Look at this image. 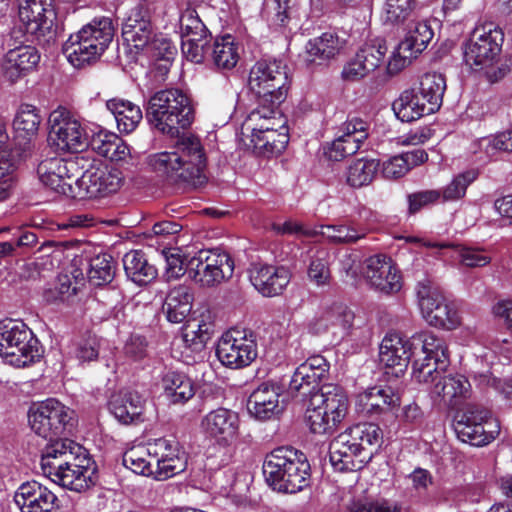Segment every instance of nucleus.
<instances>
[{
    "instance_id": "nucleus-1",
    "label": "nucleus",
    "mask_w": 512,
    "mask_h": 512,
    "mask_svg": "<svg viewBox=\"0 0 512 512\" xmlns=\"http://www.w3.org/2000/svg\"><path fill=\"white\" fill-rule=\"evenodd\" d=\"M90 464L86 449L70 439L48 443L40 462L45 476L75 492H83L93 485Z\"/></svg>"
},
{
    "instance_id": "nucleus-2",
    "label": "nucleus",
    "mask_w": 512,
    "mask_h": 512,
    "mask_svg": "<svg viewBox=\"0 0 512 512\" xmlns=\"http://www.w3.org/2000/svg\"><path fill=\"white\" fill-rule=\"evenodd\" d=\"M148 164L168 181L179 185H201L207 158L200 139L192 134L178 137L170 150L151 154Z\"/></svg>"
},
{
    "instance_id": "nucleus-3",
    "label": "nucleus",
    "mask_w": 512,
    "mask_h": 512,
    "mask_svg": "<svg viewBox=\"0 0 512 512\" xmlns=\"http://www.w3.org/2000/svg\"><path fill=\"white\" fill-rule=\"evenodd\" d=\"M146 118L162 134L178 137L194 121V107L190 97L181 89L157 91L148 102Z\"/></svg>"
},
{
    "instance_id": "nucleus-4",
    "label": "nucleus",
    "mask_w": 512,
    "mask_h": 512,
    "mask_svg": "<svg viewBox=\"0 0 512 512\" xmlns=\"http://www.w3.org/2000/svg\"><path fill=\"white\" fill-rule=\"evenodd\" d=\"M263 474L274 490L296 493L309 485L310 464L302 452L291 447H279L266 456Z\"/></svg>"
},
{
    "instance_id": "nucleus-5",
    "label": "nucleus",
    "mask_w": 512,
    "mask_h": 512,
    "mask_svg": "<svg viewBox=\"0 0 512 512\" xmlns=\"http://www.w3.org/2000/svg\"><path fill=\"white\" fill-rule=\"evenodd\" d=\"M114 34L115 26L110 17H96L69 36L63 44V53L72 66L82 68L100 58Z\"/></svg>"
},
{
    "instance_id": "nucleus-6",
    "label": "nucleus",
    "mask_w": 512,
    "mask_h": 512,
    "mask_svg": "<svg viewBox=\"0 0 512 512\" xmlns=\"http://www.w3.org/2000/svg\"><path fill=\"white\" fill-rule=\"evenodd\" d=\"M348 412V397L338 385H323L319 391L311 392L308 398L305 419L313 434L331 435L344 420Z\"/></svg>"
},
{
    "instance_id": "nucleus-7",
    "label": "nucleus",
    "mask_w": 512,
    "mask_h": 512,
    "mask_svg": "<svg viewBox=\"0 0 512 512\" xmlns=\"http://www.w3.org/2000/svg\"><path fill=\"white\" fill-rule=\"evenodd\" d=\"M0 356L14 367H26L41 356L39 340L22 321L6 319L0 322Z\"/></svg>"
},
{
    "instance_id": "nucleus-8",
    "label": "nucleus",
    "mask_w": 512,
    "mask_h": 512,
    "mask_svg": "<svg viewBox=\"0 0 512 512\" xmlns=\"http://www.w3.org/2000/svg\"><path fill=\"white\" fill-rule=\"evenodd\" d=\"M414 351L412 376L416 382H428L445 372L450 364L449 353L443 339L431 332L422 331L410 337Z\"/></svg>"
},
{
    "instance_id": "nucleus-9",
    "label": "nucleus",
    "mask_w": 512,
    "mask_h": 512,
    "mask_svg": "<svg viewBox=\"0 0 512 512\" xmlns=\"http://www.w3.org/2000/svg\"><path fill=\"white\" fill-rule=\"evenodd\" d=\"M74 411L54 398L32 405L28 412L31 429L40 437L55 442L74 426Z\"/></svg>"
},
{
    "instance_id": "nucleus-10",
    "label": "nucleus",
    "mask_w": 512,
    "mask_h": 512,
    "mask_svg": "<svg viewBox=\"0 0 512 512\" xmlns=\"http://www.w3.org/2000/svg\"><path fill=\"white\" fill-rule=\"evenodd\" d=\"M186 271L200 286L214 287L232 277L234 261L220 249H203L187 259Z\"/></svg>"
},
{
    "instance_id": "nucleus-11",
    "label": "nucleus",
    "mask_w": 512,
    "mask_h": 512,
    "mask_svg": "<svg viewBox=\"0 0 512 512\" xmlns=\"http://www.w3.org/2000/svg\"><path fill=\"white\" fill-rule=\"evenodd\" d=\"M454 430L460 441L479 447L498 436L500 423L489 410L469 405L456 414Z\"/></svg>"
},
{
    "instance_id": "nucleus-12",
    "label": "nucleus",
    "mask_w": 512,
    "mask_h": 512,
    "mask_svg": "<svg viewBox=\"0 0 512 512\" xmlns=\"http://www.w3.org/2000/svg\"><path fill=\"white\" fill-rule=\"evenodd\" d=\"M288 76L278 60H261L249 73L248 85L258 103H282L286 97Z\"/></svg>"
},
{
    "instance_id": "nucleus-13",
    "label": "nucleus",
    "mask_w": 512,
    "mask_h": 512,
    "mask_svg": "<svg viewBox=\"0 0 512 512\" xmlns=\"http://www.w3.org/2000/svg\"><path fill=\"white\" fill-rule=\"evenodd\" d=\"M504 42V33L494 23L477 25L463 44V57L474 69L488 67L498 60Z\"/></svg>"
},
{
    "instance_id": "nucleus-14",
    "label": "nucleus",
    "mask_w": 512,
    "mask_h": 512,
    "mask_svg": "<svg viewBox=\"0 0 512 512\" xmlns=\"http://www.w3.org/2000/svg\"><path fill=\"white\" fill-rule=\"evenodd\" d=\"M49 141L62 152H82L89 144L88 134L81 121L64 107L49 116Z\"/></svg>"
},
{
    "instance_id": "nucleus-15",
    "label": "nucleus",
    "mask_w": 512,
    "mask_h": 512,
    "mask_svg": "<svg viewBox=\"0 0 512 512\" xmlns=\"http://www.w3.org/2000/svg\"><path fill=\"white\" fill-rule=\"evenodd\" d=\"M257 355L256 337L250 330L229 329L217 342L216 356L223 366L230 369L249 366Z\"/></svg>"
},
{
    "instance_id": "nucleus-16",
    "label": "nucleus",
    "mask_w": 512,
    "mask_h": 512,
    "mask_svg": "<svg viewBox=\"0 0 512 512\" xmlns=\"http://www.w3.org/2000/svg\"><path fill=\"white\" fill-rule=\"evenodd\" d=\"M19 19L25 32L41 44L56 38L54 0H19Z\"/></svg>"
},
{
    "instance_id": "nucleus-17",
    "label": "nucleus",
    "mask_w": 512,
    "mask_h": 512,
    "mask_svg": "<svg viewBox=\"0 0 512 512\" xmlns=\"http://www.w3.org/2000/svg\"><path fill=\"white\" fill-rule=\"evenodd\" d=\"M19 34L20 31L13 30L3 41L5 53L1 60V70L10 83H16L34 71L41 59L36 47L17 41Z\"/></svg>"
},
{
    "instance_id": "nucleus-18",
    "label": "nucleus",
    "mask_w": 512,
    "mask_h": 512,
    "mask_svg": "<svg viewBox=\"0 0 512 512\" xmlns=\"http://www.w3.org/2000/svg\"><path fill=\"white\" fill-rule=\"evenodd\" d=\"M416 293L421 314L429 325L452 330L460 324L458 312L437 289L420 282Z\"/></svg>"
},
{
    "instance_id": "nucleus-19",
    "label": "nucleus",
    "mask_w": 512,
    "mask_h": 512,
    "mask_svg": "<svg viewBox=\"0 0 512 512\" xmlns=\"http://www.w3.org/2000/svg\"><path fill=\"white\" fill-rule=\"evenodd\" d=\"M433 35V30L427 22L418 21L413 23L408 28L404 39L392 52L387 63V73L395 75L407 67L413 59L426 49Z\"/></svg>"
},
{
    "instance_id": "nucleus-20",
    "label": "nucleus",
    "mask_w": 512,
    "mask_h": 512,
    "mask_svg": "<svg viewBox=\"0 0 512 512\" xmlns=\"http://www.w3.org/2000/svg\"><path fill=\"white\" fill-rule=\"evenodd\" d=\"M444 373L438 372V377L422 383L429 385V397L433 405L454 409L470 397L471 384L464 375Z\"/></svg>"
},
{
    "instance_id": "nucleus-21",
    "label": "nucleus",
    "mask_w": 512,
    "mask_h": 512,
    "mask_svg": "<svg viewBox=\"0 0 512 512\" xmlns=\"http://www.w3.org/2000/svg\"><path fill=\"white\" fill-rule=\"evenodd\" d=\"M241 420L231 409L218 407L206 413L200 421L204 436L219 446L228 447L240 437Z\"/></svg>"
},
{
    "instance_id": "nucleus-22",
    "label": "nucleus",
    "mask_w": 512,
    "mask_h": 512,
    "mask_svg": "<svg viewBox=\"0 0 512 512\" xmlns=\"http://www.w3.org/2000/svg\"><path fill=\"white\" fill-rule=\"evenodd\" d=\"M76 164L61 157H50L42 160L37 167L41 183L55 193L72 196L71 181L77 178L74 174Z\"/></svg>"
},
{
    "instance_id": "nucleus-23",
    "label": "nucleus",
    "mask_w": 512,
    "mask_h": 512,
    "mask_svg": "<svg viewBox=\"0 0 512 512\" xmlns=\"http://www.w3.org/2000/svg\"><path fill=\"white\" fill-rule=\"evenodd\" d=\"M125 178L118 168L89 169L75 183L88 198L104 197L116 193L123 186Z\"/></svg>"
},
{
    "instance_id": "nucleus-24",
    "label": "nucleus",
    "mask_w": 512,
    "mask_h": 512,
    "mask_svg": "<svg viewBox=\"0 0 512 512\" xmlns=\"http://www.w3.org/2000/svg\"><path fill=\"white\" fill-rule=\"evenodd\" d=\"M155 29L149 10L136 5L131 8L122 23V38L125 44L136 51L144 50L153 39Z\"/></svg>"
},
{
    "instance_id": "nucleus-25",
    "label": "nucleus",
    "mask_w": 512,
    "mask_h": 512,
    "mask_svg": "<svg viewBox=\"0 0 512 512\" xmlns=\"http://www.w3.org/2000/svg\"><path fill=\"white\" fill-rule=\"evenodd\" d=\"M365 277L375 290L393 294L402 287L401 275L390 257L377 254L366 260Z\"/></svg>"
},
{
    "instance_id": "nucleus-26",
    "label": "nucleus",
    "mask_w": 512,
    "mask_h": 512,
    "mask_svg": "<svg viewBox=\"0 0 512 512\" xmlns=\"http://www.w3.org/2000/svg\"><path fill=\"white\" fill-rule=\"evenodd\" d=\"M57 501L48 487L35 480L22 483L14 494V502L21 512H52Z\"/></svg>"
},
{
    "instance_id": "nucleus-27",
    "label": "nucleus",
    "mask_w": 512,
    "mask_h": 512,
    "mask_svg": "<svg viewBox=\"0 0 512 512\" xmlns=\"http://www.w3.org/2000/svg\"><path fill=\"white\" fill-rule=\"evenodd\" d=\"M249 278L254 288L265 297L281 294L290 282V273L285 267L254 263L249 269Z\"/></svg>"
},
{
    "instance_id": "nucleus-28",
    "label": "nucleus",
    "mask_w": 512,
    "mask_h": 512,
    "mask_svg": "<svg viewBox=\"0 0 512 512\" xmlns=\"http://www.w3.org/2000/svg\"><path fill=\"white\" fill-rule=\"evenodd\" d=\"M109 410L122 424H138L146 420V399L136 391H127L112 397Z\"/></svg>"
},
{
    "instance_id": "nucleus-29",
    "label": "nucleus",
    "mask_w": 512,
    "mask_h": 512,
    "mask_svg": "<svg viewBox=\"0 0 512 512\" xmlns=\"http://www.w3.org/2000/svg\"><path fill=\"white\" fill-rule=\"evenodd\" d=\"M279 397L280 387L274 383L264 382L250 394L248 409L256 419H272L282 411Z\"/></svg>"
},
{
    "instance_id": "nucleus-30",
    "label": "nucleus",
    "mask_w": 512,
    "mask_h": 512,
    "mask_svg": "<svg viewBox=\"0 0 512 512\" xmlns=\"http://www.w3.org/2000/svg\"><path fill=\"white\" fill-rule=\"evenodd\" d=\"M372 458L360 455L349 443V439L341 433L329 445V460L335 471H356L361 469Z\"/></svg>"
},
{
    "instance_id": "nucleus-31",
    "label": "nucleus",
    "mask_w": 512,
    "mask_h": 512,
    "mask_svg": "<svg viewBox=\"0 0 512 512\" xmlns=\"http://www.w3.org/2000/svg\"><path fill=\"white\" fill-rule=\"evenodd\" d=\"M411 358H414V351L410 345V338H403L397 333H389L383 338L379 351L382 364L387 367H399V371H403Z\"/></svg>"
},
{
    "instance_id": "nucleus-32",
    "label": "nucleus",
    "mask_w": 512,
    "mask_h": 512,
    "mask_svg": "<svg viewBox=\"0 0 512 512\" xmlns=\"http://www.w3.org/2000/svg\"><path fill=\"white\" fill-rule=\"evenodd\" d=\"M400 403L399 396L391 387H372L357 397L358 409L369 416L384 413Z\"/></svg>"
},
{
    "instance_id": "nucleus-33",
    "label": "nucleus",
    "mask_w": 512,
    "mask_h": 512,
    "mask_svg": "<svg viewBox=\"0 0 512 512\" xmlns=\"http://www.w3.org/2000/svg\"><path fill=\"white\" fill-rule=\"evenodd\" d=\"M349 439L350 445L360 455L369 456L374 453L383 442V432L381 428L374 423H359L341 433Z\"/></svg>"
},
{
    "instance_id": "nucleus-34",
    "label": "nucleus",
    "mask_w": 512,
    "mask_h": 512,
    "mask_svg": "<svg viewBox=\"0 0 512 512\" xmlns=\"http://www.w3.org/2000/svg\"><path fill=\"white\" fill-rule=\"evenodd\" d=\"M164 396L171 404L183 405L196 393L193 380L183 372L168 370L161 379Z\"/></svg>"
},
{
    "instance_id": "nucleus-35",
    "label": "nucleus",
    "mask_w": 512,
    "mask_h": 512,
    "mask_svg": "<svg viewBox=\"0 0 512 512\" xmlns=\"http://www.w3.org/2000/svg\"><path fill=\"white\" fill-rule=\"evenodd\" d=\"M392 109L402 122H412L434 113L415 89L404 90L393 102Z\"/></svg>"
},
{
    "instance_id": "nucleus-36",
    "label": "nucleus",
    "mask_w": 512,
    "mask_h": 512,
    "mask_svg": "<svg viewBox=\"0 0 512 512\" xmlns=\"http://www.w3.org/2000/svg\"><path fill=\"white\" fill-rule=\"evenodd\" d=\"M106 107L114 115L121 133L133 132L143 118L141 108L129 100L113 98L106 102Z\"/></svg>"
},
{
    "instance_id": "nucleus-37",
    "label": "nucleus",
    "mask_w": 512,
    "mask_h": 512,
    "mask_svg": "<svg viewBox=\"0 0 512 512\" xmlns=\"http://www.w3.org/2000/svg\"><path fill=\"white\" fill-rule=\"evenodd\" d=\"M41 121L42 118L35 106H20L13 120L15 138L20 144L26 145L36 138Z\"/></svg>"
},
{
    "instance_id": "nucleus-38",
    "label": "nucleus",
    "mask_w": 512,
    "mask_h": 512,
    "mask_svg": "<svg viewBox=\"0 0 512 512\" xmlns=\"http://www.w3.org/2000/svg\"><path fill=\"white\" fill-rule=\"evenodd\" d=\"M192 301L193 295L189 287L179 285L172 288L163 305L167 320L172 323L183 322L191 312Z\"/></svg>"
},
{
    "instance_id": "nucleus-39",
    "label": "nucleus",
    "mask_w": 512,
    "mask_h": 512,
    "mask_svg": "<svg viewBox=\"0 0 512 512\" xmlns=\"http://www.w3.org/2000/svg\"><path fill=\"white\" fill-rule=\"evenodd\" d=\"M280 103H258L249 114V121L254 123L252 132L264 133L287 127V120L279 110Z\"/></svg>"
},
{
    "instance_id": "nucleus-40",
    "label": "nucleus",
    "mask_w": 512,
    "mask_h": 512,
    "mask_svg": "<svg viewBox=\"0 0 512 512\" xmlns=\"http://www.w3.org/2000/svg\"><path fill=\"white\" fill-rule=\"evenodd\" d=\"M354 313L343 305H334L321 313V329H333L334 334H339L341 339L352 335Z\"/></svg>"
},
{
    "instance_id": "nucleus-41",
    "label": "nucleus",
    "mask_w": 512,
    "mask_h": 512,
    "mask_svg": "<svg viewBox=\"0 0 512 512\" xmlns=\"http://www.w3.org/2000/svg\"><path fill=\"white\" fill-rule=\"evenodd\" d=\"M123 266L127 277L138 285H146L157 276V269L140 250L127 252L123 257Z\"/></svg>"
},
{
    "instance_id": "nucleus-42",
    "label": "nucleus",
    "mask_w": 512,
    "mask_h": 512,
    "mask_svg": "<svg viewBox=\"0 0 512 512\" xmlns=\"http://www.w3.org/2000/svg\"><path fill=\"white\" fill-rule=\"evenodd\" d=\"M446 79L443 74L428 72L421 76L417 93L434 113L441 107Z\"/></svg>"
},
{
    "instance_id": "nucleus-43",
    "label": "nucleus",
    "mask_w": 512,
    "mask_h": 512,
    "mask_svg": "<svg viewBox=\"0 0 512 512\" xmlns=\"http://www.w3.org/2000/svg\"><path fill=\"white\" fill-rule=\"evenodd\" d=\"M345 41L334 32H324L306 45L309 61H326L334 58L343 49Z\"/></svg>"
},
{
    "instance_id": "nucleus-44",
    "label": "nucleus",
    "mask_w": 512,
    "mask_h": 512,
    "mask_svg": "<svg viewBox=\"0 0 512 512\" xmlns=\"http://www.w3.org/2000/svg\"><path fill=\"white\" fill-rule=\"evenodd\" d=\"M210 56L216 69L231 70L239 61L238 43L229 34L218 38L212 46Z\"/></svg>"
},
{
    "instance_id": "nucleus-45",
    "label": "nucleus",
    "mask_w": 512,
    "mask_h": 512,
    "mask_svg": "<svg viewBox=\"0 0 512 512\" xmlns=\"http://www.w3.org/2000/svg\"><path fill=\"white\" fill-rule=\"evenodd\" d=\"M251 142L259 153L279 154L284 151L289 142L288 127L264 133L252 132Z\"/></svg>"
},
{
    "instance_id": "nucleus-46",
    "label": "nucleus",
    "mask_w": 512,
    "mask_h": 512,
    "mask_svg": "<svg viewBox=\"0 0 512 512\" xmlns=\"http://www.w3.org/2000/svg\"><path fill=\"white\" fill-rule=\"evenodd\" d=\"M366 235V229L353 223L321 225V236L332 244H355Z\"/></svg>"
},
{
    "instance_id": "nucleus-47",
    "label": "nucleus",
    "mask_w": 512,
    "mask_h": 512,
    "mask_svg": "<svg viewBox=\"0 0 512 512\" xmlns=\"http://www.w3.org/2000/svg\"><path fill=\"white\" fill-rule=\"evenodd\" d=\"M379 169V161L370 158H360L353 161L346 171V182L353 188L369 185Z\"/></svg>"
},
{
    "instance_id": "nucleus-48",
    "label": "nucleus",
    "mask_w": 512,
    "mask_h": 512,
    "mask_svg": "<svg viewBox=\"0 0 512 512\" xmlns=\"http://www.w3.org/2000/svg\"><path fill=\"white\" fill-rule=\"evenodd\" d=\"M123 465L132 472L143 476L154 477V461L152 460L150 443L127 450L122 457Z\"/></svg>"
},
{
    "instance_id": "nucleus-49",
    "label": "nucleus",
    "mask_w": 512,
    "mask_h": 512,
    "mask_svg": "<svg viewBox=\"0 0 512 512\" xmlns=\"http://www.w3.org/2000/svg\"><path fill=\"white\" fill-rule=\"evenodd\" d=\"M370 124L359 117L347 119L338 128L336 137L342 143L353 142L358 151L369 136Z\"/></svg>"
},
{
    "instance_id": "nucleus-50",
    "label": "nucleus",
    "mask_w": 512,
    "mask_h": 512,
    "mask_svg": "<svg viewBox=\"0 0 512 512\" xmlns=\"http://www.w3.org/2000/svg\"><path fill=\"white\" fill-rule=\"evenodd\" d=\"M179 28L181 38L209 36V31L199 17L195 4L187 2L185 8L181 9L179 17Z\"/></svg>"
},
{
    "instance_id": "nucleus-51",
    "label": "nucleus",
    "mask_w": 512,
    "mask_h": 512,
    "mask_svg": "<svg viewBox=\"0 0 512 512\" xmlns=\"http://www.w3.org/2000/svg\"><path fill=\"white\" fill-rule=\"evenodd\" d=\"M476 169H469L455 175L452 180L440 191L445 202H454L466 195L467 188L478 178Z\"/></svg>"
},
{
    "instance_id": "nucleus-52",
    "label": "nucleus",
    "mask_w": 512,
    "mask_h": 512,
    "mask_svg": "<svg viewBox=\"0 0 512 512\" xmlns=\"http://www.w3.org/2000/svg\"><path fill=\"white\" fill-rule=\"evenodd\" d=\"M17 160L11 150H0V202L11 194L16 183Z\"/></svg>"
},
{
    "instance_id": "nucleus-53",
    "label": "nucleus",
    "mask_w": 512,
    "mask_h": 512,
    "mask_svg": "<svg viewBox=\"0 0 512 512\" xmlns=\"http://www.w3.org/2000/svg\"><path fill=\"white\" fill-rule=\"evenodd\" d=\"M87 277L95 286L111 282L114 277L112 257L109 254H99L90 259Z\"/></svg>"
},
{
    "instance_id": "nucleus-54",
    "label": "nucleus",
    "mask_w": 512,
    "mask_h": 512,
    "mask_svg": "<svg viewBox=\"0 0 512 512\" xmlns=\"http://www.w3.org/2000/svg\"><path fill=\"white\" fill-rule=\"evenodd\" d=\"M330 254L325 249L317 250L311 257L307 274L311 282L317 286L328 285L331 279Z\"/></svg>"
},
{
    "instance_id": "nucleus-55",
    "label": "nucleus",
    "mask_w": 512,
    "mask_h": 512,
    "mask_svg": "<svg viewBox=\"0 0 512 512\" xmlns=\"http://www.w3.org/2000/svg\"><path fill=\"white\" fill-rule=\"evenodd\" d=\"M387 53L385 40L376 38L365 43L356 53L369 72L376 70Z\"/></svg>"
},
{
    "instance_id": "nucleus-56",
    "label": "nucleus",
    "mask_w": 512,
    "mask_h": 512,
    "mask_svg": "<svg viewBox=\"0 0 512 512\" xmlns=\"http://www.w3.org/2000/svg\"><path fill=\"white\" fill-rule=\"evenodd\" d=\"M323 380L317 373L311 371L309 367L307 368V365L300 364L291 377L289 389L294 392L304 390L303 395L310 396L311 392L319 391L316 388Z\"/></svg>"
},
{
    "instance_id": "nucleus-57",
    "label": "nucleus",
    "mask_w": 512,
    "mask_h": 512,
    "mask_svg": "<svg viewBox=\"0 0 512 512\" xmlns=\"http://www.w3.org/2000/svg\"><path fill=\"white\" fill-rule=\"evenodd\" d=\"M417 6V0H386L384 19L386 23L399 24L408 19Z\"/></svg>"
},
{
    "instance_id": "nucleus-58",
    "label": "nucleus",
    "mask_w": 512,
    "mask_h": 512,
    "mask_svg": "<svg viewBox=\"0 0 512 512\" xmlns=\"http://www.w3.org/2000/svg\"><path fill=\"white\" fill-rule=\"evenodd\" d=\"M211 35L182 38L181 49L185 58L193 63H202L210 50Z\"/></svg>"
},
{
    "instance_id": "nucleus-59",
    "label": "nucleus",
    "mask_w": 512,
    "mask_h": 512,
    "mask_svg": "<svg viewBox=\"0 0 512 512\" xmlns=\"http://www.w3.org/2000/svg\"><path fill=\"white\" fill-rule=\"evenodd\" d=\"M402 506L385 498L357 499L349 505L350 512H401Z\"/></svg>"
},
{
    "instance_id": "nucleus-60",
    "label": "nucleus",
    "mask_w": 512,
    "mask_h": 512,
    "mask_svg": "<svg viewBox=\"0 0 512 512\" xmlns=\"http://www.w3.org/2000/svg\"><path fill=\"white\" fill-rule=\"evenodd\" d=\"M472 151L483 154L487 159L495 156L498 152L508 151L505 131L478 139L473 143Z\"/></svg>"
},
{
    "instance_id": "nucleus-61",
    "label": "nucleus",
    "mask_w": 512,
    "mask_h": 512,
    "mask_svg": "<svg viewBox=\"0 0 512 512\" xmlns=\"http://www.w3.org/2000/svg\"><path fill=\"white\" fill-rule=\"evenodd\" d=\"M187 467L186 453L166 460L154 463V478L158 481L169 479L183 471Z\"/></svg>"
},
{
    "instance_id": "nucleus-62",
    "label": "nucleus",
    "mask_w": 512,
    "mask_h": 512,
    "mask_svg": "<svg viewBox=\"0 0 512 512\" xmlns=\"http://www.w3.org/2000/svg\"><path fill=\"white\" fill-rule=\"evenodd\" d=\"M295 6L291 0H272L269 11L270 23L275 27H286L295 17Z\"/></svg>"
},
{
    "instance_id": "nucleus-63",
    "label": "nucleus",
    "mask_w": 512,
    "mask_h": 512,
    "mask_svg": "<svg viewBox=\"0 0 512 512\" xmlns=\"http://www.w3.org/2000/svg\"><path fill=\"white\" fill-rule=\"evenodd\" d=\"M145 49H147L152 58L164 61L165 67L172 62L177 52L176 47L169 39L161 35L157 36L156 34H154L153 39Z\"/></svg>"
},
{
    "instance_id": "nucleus-64",
    "label": "nucleus",
    "mask_w": 512,
    "mask_h": 512,
    "mask_svg": "<svg viewBox=\"0 0 512 512\" xmlns=\"http://www.w3.org/2000/svg\"><path fill=\"white\" fill-rule=\"evenodd\" d=\"M457 254L460 264L468 268H481L491 262V256L479 247H460Z\"/></svg>"
}]
</instances>
